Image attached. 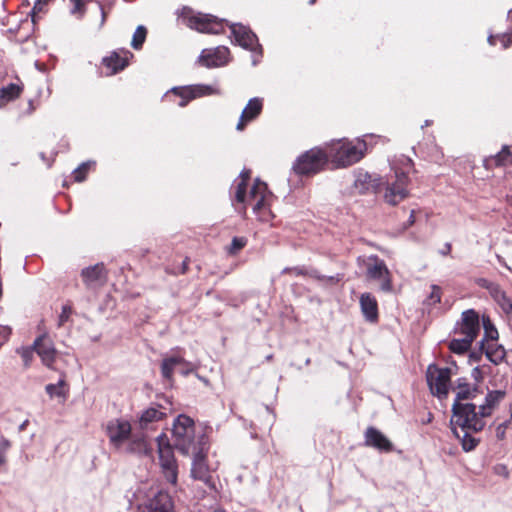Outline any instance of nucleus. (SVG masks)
<instances>
[{
	"mask_svg": "<svg viewBox=\"0 0 512 512\" xmlns=\"http://www.w3.org/2000/svg\"><path fill=\"white\" fill-rule=\"evenodd\" d=\"M70 2L73 3V5H74L71 10L72 14L83 12L84 4H83L82 0H70Z\"/></svg>",
	"mask_w": 512,
	"mask_h": 512,
	"instance_id": "a18cd8bd",
	"label": "nucleus"
},
{
	"mask_svg": "<svg viewBox=\"0 0 512 512\" xmlns=\"http://www.w3.org/2000/svg\"><path fill=\"white\" fill-rule=\"evenodd\" d=\"M451 250V245L450 244H447L446 245V252H442L444 255L448 254Z\"/></svg>",
	"mask_w": 512,
	"mask_h": 512,
	"instance_id": "13d9d810",
	"label": "nucleus"
},
{
	"mask_svg": "<svg viewBox=\"0 0 512 512\" xmlns=\"http://www.w3.org/2000/svg\"><path fill=\"white\" fill-rule=\"evenodd\" d=\"M252 62H253V65H256V64H257V62H258V59L253 58Z\"/></svg>",
	"mask_w": 512,
	"mask_h": 512,
	"instance_id": "052dcab7",
	"label": "nucleus"
},
{
	"mask_svg": "<svg viewBox=\"0 0 512 512\" xmlns=\"http://www.w3.org/2000/svg\"><path fill=\"white\" fill-rule=\"evenodd\" d=\"M129 55L131 54L128 51H124L123 55L113 52L109 57L103 59V64L110 69V74H115L127 66Z\"/></svg>",
	"mask_w": 512,
	"mask_h": 512,
	"instance_id": "a878e982",
	"label": "nucleus"
},
{
	"mask_svg": "<svg viewBox=\"0 0 512 512\" xmlns=\"http://www.w3.org/2000/svg\"><path fill=\"white\" fill-rule=\"evenodd\" d=\"M316 0H310V3L311 4H314Z\"/></svg>",
	"mask_w": 512,
	"mask_h": 512,
	"instance_id": "69168bd1",
	"label": "nucleus"
},
{
	"mask_svg": "<svg viewBox=\"0 0 512 512\" xmlns=\"http://www.w3.org/2000/svg\"><path fill=\"white\" fill-rule=\"evenodd\" d=\"M472 342L471 338L466 337L453 339L449 344V348L454 353L462 354L470 349Z\"/></svg>",
	"mask_w": 512,
	"mask_h": 512,
	"instance_id": "7c9ffc66",
	"label": "nucleus"
},
{
	"mask_svg": "<svg viewBox=\"0 0 512 512\" xmlns=\"http://www.w3.org/2000/svg\"><path fill=\"white\" fill-rule=\"evenodd\" d=\"M149 512H174V504L170 495L158 491L146 503Z\"/></svg>",
	"mask_w": 512,
	"mask_h": 512,
	"instance_id": "4be33fe9",
	"label": "nucleus"
},
{
	"mask_svg": "<svg viewBox=\"0 0 512 512\" xmlns=\"http://www.w3.org/2000/svg\"><path fill=\"white\" fill-rule=\"evenodd\" d=\"M207 451L208 444L195 451H191L189 454L193 456L191 477L194 480H211L213 478L205 462Z\"/></svg>",
	"mask_w": 512,
	"mask_h": 512,
	"instance_id": "2eb2a0df",
	"label": "nucleus"
},
{
	"mask_svg": "<svg viewBox=\"0 0 512 512\" xmlns=\"http://www.w3.org/2000/svg\"><path fill=\"white\" fill-rule=\"evenodd\" d=\"M34 348L38 356L41 358L42 363L46 367L52 368L57 351L51 339H49L45 334L39 336L34 341Z\"/></svg>",
	"mask_w": 512,
	"mask_h": 512,
	"instance_id": "dca6fc26",
	"label": "nucleus"
},
{
	"mask_svg": "<svg viewBox=\"0 0 512 512\" xmlns=\"http://www.w3.org/2000/svg\"><path fill=\"white\" fill-rule=\"evenodd\" d=\"M485 329V339L496 340L498 337L497 329L489 322V320L483 323Z\"/></svg>",
	"mask_w": 512,
	"mask_h": 512,
	"instance_id": "58836bf2",
	"label": "nucleus"
},
{
	"mask_svg": "<svg viewBox=\"0 0 512 512\" xmlns=\"http://www.w3.org/2000/svg\"><path fill=\"white\" fill-rule=\"evenodd\" d=\"M511 205H512V203H511Z\"/></svg>",
	"mask_w": 512,
	"mask_h": 512,
	"instance_id": "338daca9",
	"label": "nucleus"
},
{
	"mask_svg": "<svg viewBox=\"0 0 512 512\" xmlns=\"http://www.w3.org/2000/svg\"><path fill=\"white\" fill-rule=\"evenodd\" d=\"M495 474L498 477L507 478L509 477V471L505 465L498 464L494 468Z\"/></svg>",
	"mask_w": 512,
	"mask_h": 512,
	"instance_id": "37998d69",
	"label": "nucleus"
},
{
	"mask_svg": "<svg viewBox=\"0 0 512 512\" xmlns=\"http://www.w3.org/2000/svg\"><path fill=\"white\" fill-rule=\"evenodd\" d=\"M160 467L166 480H177L178 466L169 439L165 434L157 438Z\"/></svg>",
	"mask_w": 512,
	"mask_h": 512,
	"instance_id": "6e6552de",
	"label": "nucleus"
},
{
	"mask_svg": "<svg viewBox=\"0 0 512 512\" xmlns=\"http://www.w3.org/2000/svg\"><path fill=\"white\" fill-rule=\"evenodd\" d=\"M11 443L6 438L0 439V466L5 463L6 453L9 450Z\"/></svg>",
	"mask_w": 512,
	"mask_h": 512,
	"instance_id": "a19ab883",
	"label": "nucleus"
},
{
	"mask_svg": "<svg viewBox=\"0 0 512 512\" xmlns=\"http://www.w3.org/2000/svg\"><path fill=\"white\" fill-rule=\"evenodd\" d=\"M507 424L506 423H501L497 426L496 428V437L500 440L504 439L505 438V434H506V429H507Z\"/></svg>",
	"mask_w": 512,
	"mask_h": 512,
	"instance_id": "49530a36",
	"label": "nucleus"
},
{
	"mask_svg": "<svg viewBox=\"0 0 512 512\" xmlns=\"http://www.w3.org/2000/svg\"><path fill=\"white\" fill-rule=\"evenodd\" d=\"M262 108L263 101L261 98L255 97L250 99L240 115L236 129L238 131L244 130L249 122L255 120L260 115Z\"/></svg>",
	"mask_w": 512,
	"mask_h": 512,
	"instance_id": "6ab92c4d",
	"label": "nucleus"
},
{
	"mask_svg": "<svg viewBox=\"0 0 512 512\" xmlns=\"http://www.w3.org/2000/svg\"><path fill=\"white\" fill-rule=\"evenodd\" d=\"M40 2H42L44 5L48 2V0H39Z\"/></svg>",
	"mask_w": 512,
	"mask_h": 512,
	"instance_id": "e2e57ef3",
	"label": "nucleus"
},
{
	"mask_svg": "<svg viewBox=\"0 0 512 512\" xmlns=\"http://www.w3.org/2000/svg\"><path fill=\"white\" fill-rule=\"evenodd\" d=\"M172 441L175 448L184 455L208 444L205 434L196 432L194 420L184 414L178 415L173 422Z\"/></svg>",
	"mask_w": 512,
	"mask_h": 512,
	"instance_id": "20e7f679",
	"label": "nucleus"
},
{
	"mask_svg": "<svg viewBox=\"0 0 512 512\" xmlns=\"http://www.w3.org/2000/svg\"><path fill=\"white\" fill-rule=\"evenodd\" d=\"M316 279L318 280H327L329 282H337L339 279L335 276H330V277H325V276H320L318 275V277H315Z\"/></svg>",
	"mask_w": 512,
	"mask_h": 512,
	"instance_id": "8fccbe9b",
	"label": "nucleus"
},
{
	"mask_svg": "<svg viewBox=\"0 0 512 512\" xmlns=\"http://www.w3.org/2000/svg\"><path fill=\"white\" fill-rule=\"evenodd\" d=\"M366 150V142L362 139H357L356 142L341 139L326 146L328 160L337 168H345L357 163L364 157Z\"/></svg>",
	"mask_w": 512,
	"mask_h": 512,
	"instance_id": "39448f33",
	"label": "nucleus"
},
{
	"mask_svg": "<svg viewBox=\"0 0 512 512\" xmlns=\"http://www.w3.org/2000/svg\"><path fill=\"white\" fill-rule=\"evenodd\" d=\"M497 259H498L499 263L504 265L507 269L511 270V268L505 263L504 259L501 256L498 255Z\"/></svg>",
	"mask_w": 512,
	"mask_h": 512,
	"instance_id": "5fc2aeb1",
	"label": "nucleus"
},
{
	"mask_svg": "<svg viewBox=\"0 0 512 512\" xmlns=\"http://www.w3.org/2000/svg\"><path fill=\"white\" fill-rule=\"evenodd\" d=\"M360 307L365 319L369 322H376L378 319L377 300L370 293H363L360 296Z\"/></svg>",
	"mask_w": 512,
	"mask_h": 512,
	"instance_id": "b1692460",
	"label": "nucleus"
},
{
	"mask_svg": "<svg viewBox=\"0 0 512 512\" xmlns=\"http://www.w3.org/2000/svg\"><path fill=\"white\" fill-rule=\"evenodd\" d=\"M507 424L508 428L512 429V409H511V416L510 419L505 422Z\"/></svg>",
	"mask_w": 512,
	"mask_h": 512,
	"instance_id": "4d7b16f0",
	"label": "nucleus"
},
{
	"mask_svg": "<svg viewBox=\"0 0 512 512\" xmlns=\"http://www.w3.org/2000/svg\"><path fill=\"white\" fill-rule=\"evenodd\" d=\"M44 4L42 2H40L39 0H37V2L35 3L34 7H33V13H36V12H39L42 10V6Z\"/></svg>",
	"mask_w": 512,
	"mask_h": 512,
	"instance_id": "3c124183",
	"label": "nucleus"
},
{
	"mask_svg": "<svg viewBox=\"0 0 512 512\" xmlns=\"http://www.w3.org/2000/svg\"><path fill=\"white\" fill-rule=\"evenodd\" d=\"M167 408L161 405H152L141 412L138 425L141 429L149 428L153 423L161 421L167 415Z\"/></svg>",
	"mask_w": 512,
	"mask_h": 512,
	"instance_id": "412c9836",
	"label": "nucleus"
},
{
	"mask_svg": "<svg viewBox=\"0 0 512 512\" xmlns=\"http://www.w3.org/2000/svg\"><path fill=\"white\" fill-rule=\"evenodd\" d=\"M244 214L246 213V207L243 206V211H242Z\"/></svg>",
	"mask_w": 512,
	"mask_h": 512,
	"instance_id": "0e129e2a",
	"label": "nucleus"
},
{
	"mask_svg": "<svg viewBox=\"0 0 512 512\" xmlns=\"http://www.w3.org/2000/svg\"><path fill=\"white\" fill-rule=\"evenodd\" d=\"M146 28L142 25L138 26L133 34V38L131 41V46L134 49H140L146 39Z\"/></svg>",
	"mask_w": 512,
	"mask_h": 512,
	"instance_id": "473e14b6",
	"label": "nucleus"
},
{
	"mask_svg": "<svg viewBox=\"0 0 512 512\" xmlns=\"http://www.w3.org/2000/svg\"><path fill=\"white\" fill-rule=\"evenodd\" d=\"M328 162L326 150L312 148L298 157L293 169L297 174L308 175L319 172Z\"/></svg>",
	"mask_w": 512,
	"mask_h": 512,
	"instance_id": "423d86ee",
	"label": "nucleus"
},
{
	"mask_svg": "<svg viewBox=\"0 0 512 512\" xmlns=\"http://www.w3.org/2000/svg\"><path fill=\"white\" fill-rule=\"evenodd\" d=\"M426 379L433 395L438 398L447 396L451 382L450 368H439L437 365L431 364L427 368Z\"/></svg>",
	"mask_w": 512,
	"mask_h": 512,
	"instance_id": "0eeeda50",
	"label": "nucleus"
},
{
	"mask_svg": "<svg viewBox=\"0 0 512 512\" xmlns=\"http://www.w3.org/2000/svg\"><path fill=\"white\" fill-rule=\"evenodd\" d=\"M172 92L181 97V101L178 103L180 107H185L193 99L219 93L216 87L205 84L175 87Z\"/></svg>",
	"mask_w": 512,
	"mask_h": 512,
	"instance_id": "9b49d317",
	"label": "nucleus"
},
{
	"mask_svg": "<svg viewBox=\"0 0 512 512\" xmlns=\"http://www.w3.org/2000/svg\"><path fill=\"white\" fill-rule=\"evenodd\" d=\"M101 12H102V23H103L105 20V13H104L103 9H101Z\"/></svg>",
	"mask_w": 512,
	"mask_h": 512,
	"instance_id": "bf43d9fd",
	"label": "nucleus"
},
{
	"mask_svg": "<svg viewBox=\"0 0 512 512\" xmlns=\"http://www.w3.org/2000/svg\"><path fill=\"white\" fill-rule=\"evenodd\" d=\"M488 292L506 314H509L512 311L511 301L507 298L505 292L497 283L490 287Z\"/></svg>",
	"mask_w": 512,
	"mask_h": 512,
	"instance_id": "c85d7f7f",
	"label": "nucleus"
},
{
	"mask_svg": "<svg viewBox=\"0 0 512 512\" xmlns=\"http://www.w3.org/2000/svg\"><path fill=\"white\" fill-rule=\"evenodd\" d=\"M250 179V171H242L239 178L235 180V201L240 204L252 206L253 212L262 222H268L273 218L270 210L269 200L271 193L266 183L255 180L254 184L247 191V182Z\"/></svg>",
	"mask_w": 512,
	"mask_h": 512,
	"instance_id": "f03ea898",
	"label": "nucleus"
},
{
	"mask_svg": "<svg viewBox=\"0 0 512 512\" xmlns=\"http://www.w3.org/2000/svg\"><path fill=\"white\" fill-rule=\"evenodd\" d=\"M214 512H226V511H225V510H223V509H217V510H215Z\"/></svg>",
	"mask_w": 512,
	"mask_h": 512,
	"instance_id": "680f3d73",
	"label": "nucleus"
},
{
	"mask_svg": "<svg viewBox=\"0 0 512 512\" xmlns=\"http://www.w3.org/2000/svg\"><path fill=\"white\" fill-rule=\"evenodd\" d=\"M367 277L370 280L377 281L382 291H392L391 274L384 261L373 258L372 262L367 265Z\"/></svg>",
	"mask_w": 512,
	"mask_h": 512,
	"instance_id": "f8f14e48",
	"label": "nucleus"
},
{
	"mask_svg": "<svg viewBox=\"0 0 512 512\" xmlns=\"http://www.w3.org/2000/svg\"><path fill=\"white\" fill-rule=\"evenodd\" d=\"M246 245V240L244 238L234 237L232 239L231 245L229 247L230 254H236L239 250H241Z\"/></svg>",
	"mask_w": 512,
	"mask_h": 512,
	"instance_id": "ea45409f",
	"label": "nucleus"
},
{
	"mask_svg": "<svg viewBox=\"0 0 512 512\" xmlns=\"http://www.w3.org/2000/svg\"><path fill=\"white\" fill-rule=\"evenodd\" d=\"M496 166L512 165V152L508 145H504L500 152L491 158Z\"/></svg>",
	"mask_w": 512,
	"mask_h": 512,
	"instance_id": "c756f323",
	"label": "nucleus"
},
{
	"mask_svg": "<svg viewBox=\"0 0 512 512\" xmlns=\"http://www.w3.org/2000/svg\"><path fill=\"white\" fill-rule=\"evenodd\" d=\"M441 300V289L439 286L437 285H432L431 286V293L429 295V297L427 298V303L429 305H435L437 303H439Z\"/></svg>",
	"mask_w": 512,
	"mask_h": 512,
	"instance_id": "4c0bfd02",
	"label": "nucleus"
},
{
	"mask_svg": "<svg viewBox=\"0 0 512 512\" xmlns=\"http://www.w3.org/2000/svg\"><path fill=\"white\" fill-rule=\"evenodd\" d=\"M471 375L477 382H480L483 379L482 371L478 366L473 368Z\"/></svg>",
	"mask_w": 512,
	"mask_h": 512,
	"instance_id": "09e8293b",
	"label": "nucleus"
},
{
	"mask_svg": "<svg viewBox=\"0 0 512 512\" xmlns=\"http://www.w3.org/2000/svg\"><path fill=\"white\" fill-rule=\"evenodd\" d=\"M477 284L480 287H482V288H484V289L489 291L490 287H492L495 283L491 282V281H489V280H487L485 278H480V279L477 280Z\"/></svg>",
	"mask_w": 512,
	"mask_h": 512,
	"instance_id": "de8ad7c7",
	"label": "nucleus"
},
{
	"mask_svg": "<svg viewBox=\"0 0 512 512\" xmlns=\"http://www.w3.org/2000/svg\"><path fill=\"white\" fill-rule=\"evenodd\" d=\"M177 366H183V368L181 369V373L185 375L196 368L195 365L187 362L184 358L180 356L166 357L163 359L161 364L162 376L167 380H171L173 371Z\"/></svg>",
	"mask_w": 512,
	"mask_h": 512,
	"instance_id": "a211bd4d",
	"label": "nucleus"
},
{
	"mask_svg": "<svg viewBox=\"0 0 512 512\" xmlns=\"http://www.w3.org/2000/svg\"><path fill=\"white\" fill-rule=\"evenodd\" d=\"M499 39L500 42L502 43V46L504 49H506L509 44L511 43V39H512V36L511 34H502V35H499V36H494V35H489L488 36V43L492 46H494L496 44V39Z\"/></svg>",
	"mask_w": 512,
	"mask_h": 512,
	"instance_id": "f704fd0d",
	"label": "nucleus"
},
{
	"mask_svg": "<svg viewBox=\"0 0 512 512\" xmlns=\"http://www.w3.org/2000/svg\"><path fill=\"white\" fill-rule=\"evenodd\" d=\"M90 167V162L82 163L78 168L73 171L75 181L81 182L85 179L86 173Z\"/></svg>",
	"mask_w": 512,
	"mask_h": 512,
	"instance_id": "c9c22d12",
	"label": "nucleus"
},
{
	"mask_svg": "<svg viewBox=\"0 0 512 512\" xmlns=\"http://www.w3.org/2000/svg\"><path fill=\"white\" fill-rule=\"evenodd\" d=\"M480 359V354L473 352L470 354V362L472 361H478Z\"/></svg>",
	"mask_w": 512,
	"mask_h": 512,
	"instance_id": "603ef678",
	"label": "nucleus"
},
{
	"mask_svg": "<svg viewBox=\"0 0 512 512\" xmlns=\"http://www.w3.org/2000/svg\"><path fill=\"white\" fill-rule=\"evenodd\" d=\"M71 312L72 310L70 306L64 305L62 307V312L59 316V326L63 325L69 319Z\"/></svg>",
	"mask_w": 512,
	"mask_h": 512,
	"instance_id": "79ce46f5",
	"label": "nucleus"
},
{
	"mask_svg": "<svg viewBox=\"0 0 512 512\" xmlns=\"http://www.w3.org/2000/svg\"><path fill=\"white\" fill-rule=\"evenodd\" d=\"M480 331V322L478 314L474 310H467L462 313L459 333L463 337L471 338V341L477 337Z\"/></svg>",
	"mask_w": 512,
	"mask_h": 512,
	"instance_id": "f3484780",
	"label": "nucleus"
},
{
	"mask_svg": "<svg viewBox=\"0 0 512 512\" xmlns=\"http://www.w3.org/2000/svg\"><path fill=\"white\" fill-rule=\"evenodd\" d=\"M106 434L111 446L127 453L143 454L148 450L143 436H133L132 427L124 418H114L107 422Z\"/></svg>",
	"mask_w": 512,
	"mask_h": 512,
	"instance_id": "7ed1b4c3",
	"label": "nucleus"
},
{
	"mask_svg": "<svg viewBox=\"0 0 512 512\" xmlns=\"http://www.w3.org/2000/svg\"><path fill=\"white\" fill-rule=\"evenodd\" d=\"M481 349L485 351L486 357L496 365L501 363L505 359L506 351L502 345H499L497 343H491L485 347L482 341Z\"/></svg>",
	"mask_w": 512,
	"mask_h": 512,
	"instance_id": "bb28decb",
	"label": "nucleus"
},
{
	"mask_svg": "<svg viewBox=\"0 0 512 512\" xmlns=\"http://www.w3.org/2000/svg\"><path fill=\"white\" fill-rule=\"evenodd\" d=\"M230 51L225 46L214 49H204L199 58V63L207 68L221 67L229 62Z\"/></svg>",
	"mask_w": 512,
	"mask_h": 512,
	"instance_id": "4468645a",
	"label": "nucleus"
},
{
	"mask_svg": "<svg viewBox=\"0 0 512 512\" xmlns=\"http://www.w3.org/2000/svg\"><path fill=\"white\" fill-rule=\"evenodd\" d=\"M365 444L381 452H391L392 442L378 429L369 427L365 432Z\"/></svg>",
	"mask_w": 512,
	"mask_h": 512,
	"instance_id": "aec40b11",
	"label": "nucleus"
},
{
	"mask_svg": "<svg viewBox=\"0 0 512 512\" xmlns=\"http://www.w3.org/2000/svg\"><path fill=\"white\" fill-rule=\"evenodd\" d=\"M235 42L244 49L261 55V46L258 44L257 36L246 26L241 24L230 25Z\"/></svg>",
	"mask_w": 512,
	"mask_h": 512,
	"instance_id": "ddd939ff",
	"label": "nucleus"
},
{
	"mask_svg": "<svg viewBox=\"0 0 512 512\" xmlns=\"http://www.w3.org/2000/svg\"><path fill=\"white\" fill-rule=\"evenodd\" d=\"M65 380L60 379L57 384H48L45 387L47 394L50 398L61 397L66 398V391L64 390Z\"/></svg>",
	"mask_w": 512,
	"mask_h": 512,
	"instance_id": "2f4dec72",
	"label": "nucleus"
},
{
	"mask_svg": "<svg viewBox=\"0 0 512 512\" xmlns=\"http://www.w3.org/2000/svg\"><path fill=\"white\" fill-rule=\"evenodd\" d=\"M283 274H286V273H291V274H294V275H308L310 277H318V273L316 271H311V272H308L307 270H305L304 268H301V267H293V268H285L283 269L282 271Z\"/></svg>",
	"mask_w": 512,
	"mask_h": 512,
	"instance_id": "e433bc0d",
	"label": "nucleus"
},
{
	"mask_svg": "<svg viewBox=\"0 0 512 512\" xmlns=\"http://www.w3.org/2000/svg\"><path fill=\"white\" fill-rule=\"evenodd\" d=\"M408 177L404 172H395L394 180L388 181L385 186L384 199L390 205H396L408 196Z\"/></svg>",
	"mask_w": 512,
	"mask_h": 512,
	"instance_id": "9d476101",
	"label": "nucleus"
},
{
	"mask_svg": "<svg viewBox=\"0 0 512 512\" xmlns=\"http://www.w3.org/2000/svg\"><path fill=\"white\" fill-rule=\"evenodd\" d=\"M28 425V420H25L23 423L19 425V431H24Z\"/></svg>",
	"mask_w": 512,
	"mask_h": 512,
	"instance_id": "6e6d98bb",
	"label": "nucleus"
},
{
	"mask_svg": "<svg viewBox=\"0 0 512 512\" xmlns=\"http://www.w3.org/2000/svg\"><path fill=\"white\" fill-rule=\"evenodd\" d=\"M504 397V391H489L484 402L478 406V412H476V404L455 405L453 407L450 420L451 429L460 441L464 451L469 452L476 448L479 439L472 436L471 433H477L484 429L485 418L492 415Z\"/></svg>",
	"mask_w": 512,
	"mask_h": 512,
	"instance_id": "f257e3e1",
	"label": "nucleus"
},
{
	"mask_svg": "<svg viewBox=\"0 0 512 512\" xmlns=\"http://www.w3.org/2000/svg\"><path fill=\"white\" fill-rule=\"evenodd\" d=\"M23 90L19 84L10 83L0 89V108L18 98Z\"/></svg>",
	"mask_w": 512,
	"mask_h": 512,
	"instance_id": "cd10ccee",
	"label": "nucleus"
},
{
	"mask_svg": "<svg viewBox=\"0 0 512 512\" xmlns=\"http://www.w3.org/2000/svg\"><path fill=\"white\" fill-rule=\"evenodd\" d=\"M455 391H456V398H455L452 408L455 405L471 404L470 402H465V401L476 399V397L479 393V390L476 386H470L467 383H459L458 386L456 387Z\"/></svg>",
	"mask_w": 512,
	"mask_h": 512,
	"instance_id": "393cba45",
	"label": "nucleus"
},
{
	"mask_svg": "<svg viewBox=\"0 0 512 512\" xmlns=\"http://www.w3.org/2000/svg\"><path fill=\"white\" fill-rule=\"evenodd\" d=\"M187 26L201 33L220 34L224 31V19L210 14H193L186 19Z\"/></svg>",
	"mask_w": 512,
	"mask_h": 512,
	"instance_id": "1a4fd4ad",
	"label": "nucleus"
},
{
	"mask_svg": "<svg viewBox=\"0 0 512 512\" xmlns=\"http://www.w3.org/2000/svg\"><path fill=\"white\" fill-rule=\"evenodd\" d=\"M10 333V328L0 325V347L6 342Z\"/></svg>",
	"mask_w": 512,
	"mask_h": 512,
	"instance_id": "c03bdc74",
	"label": "nucleus"
},
{
	"mask_svg": "<svg viewBox=\"0 0 512 512\" xmlns=\"http://www.w3.org/2000/svg\"><path fill=\"white\" fill-rule=\"evenodd\" d=\"M83 282L88 288H95L105 283L106 273L102 264H96L82 270Z\"/></svg>",
	"mask_w": 512,
	"mask_h": 512,
	"instance_id": "5701e85b",
	"label": "nucleus"
},
{
	"mask_svg": "<svg viewBox=\"0 0 512 512\" xmlns=\"http://www.w3.org/2000/svg\"><path fill=\"white\" fill-rule=\"evenodd\" d=\"M34 351V345L31 347H22L21 349L18 350V353L20 354L26 367H28L31 364Z\"/></svg>",
	"mask_w": 512,
	"mask_h": 512,
	"instance_id": "72a5a7b5",
	"label": "nucleus"
},
{
	"mask_svg": "<svg viewBox=\"0 0 512 512\" xmlns=\"http://www.w3.org/2000/svg\"><path fill=\"white\" fill-rule=\"evenodd\" d=\"M415 221V217H414V211L412 210L411 213H410V216H409V220H408V225H412Z\"/></svg>",
	"mask_w": 512,
	"mask_h": 512,
	"instance_id": "864d4df0",
	"label": "nucleus"
}]
</instances>
